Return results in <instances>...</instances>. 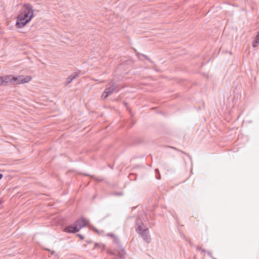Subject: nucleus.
Returning <instances> with one entry per match:
<instances>
[{"mask_svg":"<svg viewBox=\"0 0 259 259\" xmlns=\"http://www.w3.org/2000/svg\"><path fill=\"white\" fill-rule=\"evenodd\" d=\"M118 90L117 89V84L113 83L110 85L109 87H107L105 89L102 95V98L103 99H105L114 92H118Z\"/></svg>","mask_w":259,"mask_h":259,"instance_id":"obj_3","label":"nucleus"},{"mask_svg":"<svg viewBox=\"0 0 259 259\" xmlns=\"http://www.w3.org/2000/svg\"><path fill=\"white\" fill-rule=\"evenodd\" d=\"M88 220L84 218H81V219L76 221L75 224L80 229H81L84 227L88 224Z\"/></svg>","mask_w":259,"mask_h":259,"instance_id":"obj_8","label":"nucleus"},{"mask_svg":"<svg viewBox=\"0 0 259 259\" xmlns=\"http://www.w3.org/2000/svg\"><path fill=\"white\" fill-rule=\"evenodd\" d=\"M110 236L114 238V242L116 243H118V240L115 237V236L113 234H111Z\"/></svg>","mask_w":259,"mask_h":259,"instance_id":"obj_12","label":"nucleus"},{"mask_svg":"<svg viewBox=\"0 0 259 259\" xmlns=\"http://www.w3.org/2000/svg\"><path fill=\"white\" fill-rule=\"evenodd\" d=\"M257 44H259V32L256 35L255 40L253 41L252 43V47L254 48L256 47L257 46Z\"/></svg>","mask_w":259,"mask_h":259,"instance_id":"obj_11","label":"nucleus"},{"mask_svg":"<svg viewBox=\"0 0 259 259\" xmlns=\"http://www.w3.org/2000/svg\"><path fill=\"white\" fill-rule=\"evenodd\" d=\"M155 172H156V173H157H157L158 174V175H159V176H156V179H158V180L160 179V176L159 172V170H158V169H155Z\"/></svg>","mask_w":259,"mask_h":259,"instance_id":"obj_14","label":"nucleus"},{"mask_svg":"<svg viewBox=\"0 0 259 259\" xmlns=\"http://www.w3.org/2000/svg\"><path fill=\"white\" fill-rule=\"evenodd\" d=\"M77 76H78V74L76 73H74L73 74L70 75L66 78V84H68L70 83L73 79L76 78Z\"/></svg>","mask_w":259,"mask_h":259,"instance_id":"obj_9","label":"nucleus"},{"mask_svg":"<svg viewBox=\"0 0 259 259\" xmlns=\"http://www.w3.org/2000/svg\"><path fill=\"white\" fill-rule=\"evenodd\" d=\"M32 79L30 76L18 75L17 76H13V84H19L21 83H28Z\"/></svg>","mask_w":259,"mask_h":259,"instance_id":"obj_2","label":"nucleus"},{"mask_svg":"<svg viewBox=\"0 0 259 259\" xmlns=\"http://www.w3.org/2000/svg\"><path fill=\"white\" fill-rule=\"evenodd\" d=\"M20 12L24 14L26 13L30 16L29 18H33L34 16V10L33 9V7L30 4L27 3L24 4L22 6Z\"/></svg>","mask_w":259,"mask_h":259,"instance_id":"obj_4","label":"nucleus"},{"mask_svg":"<svg viewBox=\"0 0 259 259\" xmlns=\"http://www.w3.org/2000/svg\"><path fill=\"white\" fill-rule=\"evenodd\" d=\"M3 85V83H2V77L0 76V86L1 85Z\"/></svg>","mask_w":259,"mask_h":259,"instance_id":"obj_15","label":"nucleus"},{"mask_svg":"<svg viewBox=\"0 0 259 259\" xmlns=\"http://www.w3.org/2000/svg\"><path fill=\"white\" fill-rule=\"evenodd\" d=\"M3 175L2 174H0V180L2 178Z\"/></svg>","mask_w":259,"mask_h":259,"instance_id":"obj_17","label":"nucleus"},{"mask_svg":"<svg viewBox=\"0 0 259 259\" xmlns=\"http://www.w3.org/2000/svg\"><path fill=\"white\" fill-rule=\"evenodd\" d=\"M29 18L30 16L26 13L24 14L23 13L20 12V13L17 17V21L16 23V27L19 28L23 27L32 19V18Z\"/></svg>","mask_w":259,"mask_h":259,"instance_id":"obj_1","label":"nucleus"},{"mask_svg":"<svg viewBox=\"0 0 259 259\" xmlns=\"http://www.w3.org/2000/svg\"><path fill=\"white\" fill-rule=\"evenodd\" d=\"M78 236L80 237L81 239H83V237L81 235L79 234Z\"/></svg>","mask_w":259,"mask_h":259,"instance_id":"obj_16","label":"nucleus"},{"mask_svg":"<svg viewBox=\"0 0 259 259\" xmlns=\"http://www.w3.org/2000/svg\"><path fill=\"white\" fill-rule=\"evenodd\" d=\"M142 237L143 240L147 243H149L150 241V237L149 234L148 229H144L138 232Z\"/></svg>","mask_w":259,"mask_h":259,"instance_id":"obj_5","label":"nucleus"},{"mask_svg":"<svg viewBox=\"0 0 259 259\" xmlns=\"http://www.w3.org/2000/svg\"><path fill=\"white\" fill-rule=\"evenodd\" d=\"M2 78L3 85L13 84V75H9L1 76Z\"/></svg>","mask_w":259,"mask_h":259,"instance_id":"obj_6","label":"nucleus"},{"mask_svg":"<svg viewBox=\"0 0 259 259\" xmlns=\"http://www.w3.org/2000/svg\"><path fill=\"white\" fill-rule=\"evenodd\" d=\"M197 250L198 251H201L202 252H206L205 249H202L201 247H199V246L197 247Z\"/></svg>","mask_w":259,"mask_h":259,"instance_id":"obj_13","label":"nucleus"},{"mask_svg":"<svg viewBox=\"0 0 259 259\" xmlns=\"http://www.w3.org/2000/svg\"><path fill=\"white\" fill-rule=\"evenodd\" d=\"M80 229L75 224V226H70L65 229V231L69 233H75L79 231Z\"/></svg>","mask_w":259,"mask_h":259,"instance_id":"obj_7","label":"nucleus"},{"mask_svg":"<svg viewBox=\"0 0 259 259\" xmlns=\"http://www.w3.org/2000/svg\"><path fill=\"white\" fill-rule=\"evenodd\" d=\"M143 225V224L142 222L139 221L138 220L136 222V226H137V230L138 232L144 229L142 226Z\"/></svg>","mask_w":259,"mask_h":259,"instance_id":"obj_10","label":"nucleus"}]
</instances>
